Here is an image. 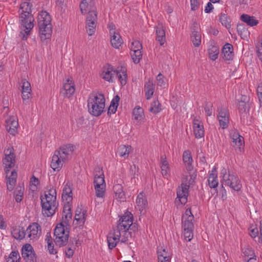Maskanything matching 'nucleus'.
<instances>
[{
	"label": "nucleus",
	"instance_id": "17",
	"mask_svg": "<svg viewBox=\"0 0 262 262\" xmlns=\"http://www.w3.org/2000/svg\"><path fill=\"white\" fill-rule=\"evenodd\" d=\"M80 8L83 14L88 13L91 11H96L95 0H82L80 4Z\"/></svg>",
	"mask_w": 262,
	"mask_h": 262
},
{
	"label": "nucleus",
	"instance_id": "15",
	"mask_svg": "<svg viewBox=\"0 0 262 262\" xmlns=\"http://www.w3.org/2000/svg\"><path fill=\"white\" fill-rule=\"evenodd\" d=\"M193 219L194 216L191 211L190 208L187 209L185 214L183 215L182 217V221L184 229H190L193 228L194 226L192 223V220Z\"/></svg>",
	"mask_w": 262,
	"mask_h": 262
},
{
	"label": "nucleus",
	"instance_id": "31",
	"mask_svg": "<svg viewBox=\"0 0 262 262\" xmlns=\"http://www.w3.org/2000/svg\"><path fill=\"white\" fill-rule=\"evenodd\" d=\"M131 148L129 145H121L118 148L117 154L120 157L126 159L131 151Z\"/></svg>",
	"mask_w": 262,
	"mask_h": 262
},
{
	"label": "nucleus",
	"instance_id": "43",
	"mask_svg": "<svg viewBox=\"0 0 262 262\" xmlns=\"http://www.w3.org/2000/svg\"><path fill=\"white\" fill-rule=\"evenodd\" d=\"M161 105L158 100H154L150 105L149 111L153 114H157L161 111Z\"/></svg>",
	"mask_w": 262,
	"mask_h": 262
},
{
	"label": "nucleus",
	"instance_id": "35",
	"mask_svg": "<svg viewBox=\"0 0 262 262\" xmlns=\"http://www.w3.org/2000/svg\"><path fill=\"white\" fill-rule=\"evenodd\" d=\"M244 260L247 262H252L253 260L255 261L256 256L255 255L253 250L251 249H247L243 252Z\"/></svg>",
	"mask_w": 262,
	"mask_h": 262
},
{
	"label": "nucleus",
	"instance_id": "7",
	"mask_svg": "<svg viewBox=\"0 0 262 262\" xmlns=\"http://www.w3.org/2000/svg\"><path fill=\"white\" fill-rule=\"evenodd\" d=\"M221 174H223V178L226 185L235 191H238L241 190L242 185L236 174L230 171L227 173L225 169L222 170Z\"/></svg>",
	"mask_w": 262,
	"mask_h": 262
},
{
	"label": "nucleus",
	"instance_id": "51",
	"mask_svg": "<svg viewBox=\"0 0 262 262\" xmlns=\"http://www.w3.org/2000/svg\"><path fill=\"white\" fill-rule=\"evenodd\" d=\"M75 250V247L74 246H71L70 245H68L67 247L65 249V254L68 258H71L74 253V251Z\"/></svg>",
	"mask_w": 262,
	"mask_h": 262
},
{
	"label": "nucleus",
	"instance_id": "21",
	"mask_svg": "<svg viewBox=\"0 0 262 262\" xmlns=\"http://www.w3.org/2000/svg\"><path fill=\"white\" fill-rule=\"evenodd\" d=\"M136 203V208L138 209L141 213L142 211L145 209L147 206V201L143 192H140L138 195Z\"/></svg>",
	"mask_w": 262,
	"mask_h": 262
},
{
	"label": "nucleus",
	"instance_id": "28",
	"mask_svg": "<svg viewBox=\"0 0 262 262\" xmlns=\"http://www.w3.org/2000/svg\"><path fill=\"white\" fill-rule=\"evenodd\" d=\"M161 173L163 176L165 178H167L169 175L170 168L165 155H162L161 156Z\"/></svg>",
	"mask_w": 262,
	"mask_h": 262
},
{
	"label": "nucleus",
	"instance_id": "45",
	"mask_svg": "<svg viewBox=\"0 0 262 262\" xmlns=\"http://www.w3.org/2000/svg\"><path fill=\"white\" fill-rule=\"evenodd\" d=\"M20 257L17 251H12L9 255L7 262H20Z\"/></svg>",
	"mask_w": 262,
	"mask_h": 262
},
{
	"label": "nucleus",
	"instance_id": "20",
	"mask_svg": "<svg viewBox=\"0 0 262 262\" xmlns=\"http://www.w3.org/2000/svg\"><path fill=\"white\" fill-rule=\"evenodd\" d=\"M66 161L64 160L61 159L58 155L54 154L52 158V161L51 163V167L54 171H59L63 166V163Z\"/></svg>",
	"mask_w": 262,
	"mask_h": 262
},
{
	"label": "nucleus",
	"instance_id": "24",
	"mask_svg": "<svg viewBox=\"0 0 262 262\" xmlns=\"http://www.w3.org/2000/svg\"><path fill=\"white\" fill-rule=\"evenodd\" d=\"M62 198L63 201H66V204H70V202L73 199L72 190L70 185L68 184L64 186L62 190Z\"/></svg>",
	"mask_w": 262,
	"mask_h": 262
},
{
	"label": "nucleus",
	"instance_id": "18",
	"mask_svg": "<svg viewBox=\"0 0 262 262\" xmlns=\"http://www.w3.org/2000/svg\"><path fill=\"white\" fill-rule=\"evenodd\" d=\"M155 29L156 33V40L161 46H163L166 42L165 31L162 24L158 23Z\"/></svg>",
	"mask_w": 262,
	"mask_h": 262
},
{
	"label": "nucleus",
	"instance_id": "4",
	"mask_svg": "<svg viewBox=\"0 0 262 262\" xmlns=\"http://www.w3.org/2000/svg\"><path fill=\"white\" fill-rule=\"evenodd\" d=\"M39 230L41 231L40 226L37 223H33L26 230L20 227L14 228L12 231V235L16 239L21 240L26 238L33 240L37 238Z\"/></svg>",
	"mask_w": 262,
	"mask_h": 262
},
{
	"label": "nucleus",
	"instance_id": "27",
	"mask_svg": "<svg viewBox=\"0 0 262 262\" xmlns=\"http://www.w3.org/2000/svg\"><path fill=\"white\" fill-rule=\"evenodd\" d=\"M72 213L71 211V205L70 204H65L63 210V221L61 223L67 224L72 219Z\"/></svg>",
	"mask_w": 262,
	"mask_h": 262
},
{
	"label": "nucleus",
	"instance_id": "61",
	"mask_svg": "<svg viewBox=\"0 0 262 262\" xmlns=\"http://www.w3.org/2000/svg\"><path fill=\"white\" fill-rule=\"evenodd\" d=\"M75 220L79 222L80 224H84L85 221V214H75Z\"/></svg>",
	"mask_w": 262,
	"mask_h": 262
},
{
	"label": "nucleus",
	"instance_id": "60",
	"mask_svg": "<svg viewBox=\"0 0 262 262\" xmlns=\"http://www.w3.org/2000/svg\"><path fill=\"white\" fill-rule=\"evenodd\" d=\"M163 78V75L161 73L159 74L157 76V85L158 86H163L165 85V81Z\"/></svg>",
	"mask_w": 262,
	"mask_h": 262
},
{
	"label": "nucleus",
	"instance_id": "2",
	"mask_svg": "<svg viewBox=\"0 0 262 262\" xmlns=\"http://www.w3.org/2000/svg\"><path fill=\"white\" fill-rule=\"evenodd\" d=\"M42 212L45 216H53L57 209L58 203L56 202V190L54 188H50L45 194L44 198H41Z\"/></svg>",
	"mask_w": 262,
	"mask_h": 262
},
{
	"label": "nucleus",
	"instance_id": "46",
	"mask_svg": "<svg viewBox=\"0 0 262 262\" xmlns=\"http://www.w3.org/2000/svg\"><path fill=\"white\" fill-rule=\"evenodd\" d=\"M119 231L121 234V242L126 243L128 241V238L132 237V232L129 231V229H123L122 231Z\"/></svg>",
	"mask_w": 262,
	"mask_h": 262
},
{
	"label": "nucleus",
	"instance_id": "3",
	"mask_svg": "<svg viewBox=\"0 0 262 262\" xmlns=\"http://www.w3.org/2000/svg\"><path fill=\"white\" fill-rule=\"evenodd\" d=\"M87 102L88 111L91 115L98 117L104 111L105 99L103 94L92 93Z\"/></svg>",
	"mask_w": 262,
	"mask_h": 262
},
{
	"label": "nucleus",
	"instance_id": "57",
	"mask_svg": "<svg viewBox=\"0 0 262 262\" xmlns=\"http://www.w3.org/2000/svg\"><path fill=\"white\" fill-rule=\"evenodd\" d=\"M21 88V91H31L30 83L26 79L22 80Z\"/></svg>",
	"mask_w": 262,
	"mask_h": 262
},
{
	"label": "nucleus",
	"instance_id": "42",
	"mask_svg": "<svg viewBox=\"0 0 262 262\" xmlns=\"http://www.w3.org/2000/svg\"><path fill=\"white\" fill-rule=\"evenodd\" d=\"M132 224V222H128V221L125 220H119L116 229L118 231H122L123 229H129Z\"/></svg>",
	"mask_w": 262,
	"mask_h": 262
},
{
	"label": "nucleus",
	"instance_id": "16",
	"mask_svg": "<svg viewBox=\"0 0 262 262\" xmlns=\"http://www.w3.org/2000/svg\"><path fill=\"white\" fill-rule=\"evenodd\" d=\"M110 34L112 46L116 49H119V47H121L123 43L120 35L119 33L116 32L113 28L110 30Z\"/></svg>",
	"mask_w": 262,
	"mask_h": 262
},
{
	"label": "nucleus",
	"instance_id": "32",
	"mask_svg": "<svg viewBox=\"0 0 262 262\" xmlns=\"http://www.w3.org/2000/svg\"><path fill=\"white\" fill-rule=\"evenodd\" d=\"M241 19L251 27L255 26L258 23V21L255 18V17L246 14L241 16Z\"/></svg>",
	"mask_w": 262,
	"mask_h": 262
},
{
	"label": "nucleus",
	"instance_id": "29",
	"mask_svg": "<svg viewBox=\"0 0 262 262\" xmlns=\"http://www.w3.org/2000/svg\"><path fill=\"white\" fill-rule=\"evenodd\" d=\"M115 71L116 70H114L112 66H109L107 69L103 70V72L101 74V77L107 81L112 82L114 76L115 75L114 71Z\"/></svg>",
	"mask_w": 262,
	"mask_h": 262
},
{
	"label": "nucleus",
	"instance_id": "48",
	"mask_svg": "<svg viewBox=\"0 0 262 262\" xmlns=\"http://www.w3.org/2000/svg\"><path fill=\"white\" fill-rule=\"evenodd\" d=\"M96 185L101 186L102 187H105V183L104 180V176L103 174L100 176L96 175L94 178V186Z\"/></svg>",
	"mask_w": 262,
	"mask_h": 262
},
{
	"label": "nucleus",
	"instance_id": "5",
	"mask_svg": "<svg viewBox=\"0 0 262 262\" xmlns=\"http://www.w3.org/2000/svg\"><path fill=\"white\" fill-rule=\"evenodd\" d=\"M51 17L46 11H41L38 16V24L42 40L49 39L52 35Z\"/></svg>",
	"mask_w": 262,
	"mask_h": 262
},
{
	"label": "nucleus",
	"instance_id": "26",
	"mask_svg": "<svg viewBox=\"0 0 262 262\" xmlns=\"http://www.w3.org/2000/svg\"><path fill=\"white\" fill-rule=\"evenodd\" d=\"M183 162L185 165L186 168L188 171H192L193 169L192 165L193 160L191 155V153L189 150H186L183 152Z\"/></svg>",
	"mask_w": 262,
	"mask_h": 262
},
{
	"label": "nucleus",
	"instance_id": "11",
	"mask_svg": "<svg viewBox=\"0 0 262 262\" xmlns=\"http://www.w3.org/2000/svg\"><path fill=\"white\" fill-rule=\"evenodd\" d=\"M74 150V146L71 144H68L63 145L55 151L61 159L66 161L71 159Z\"/></svg>",
	"mask_w": 262,
	"mask_h": 262
},
{
	"label": "nucleus",
	"instance_id": "41",
	"mask_svg": "<svg viewBox=\"0 0 262 262\" xmlns=\"http://www.w3.org/2000/svg\"><path fill=\"white\" fill-rule=\"evenodd\" d=\"M24 188L21 186L17 187L14 192L15 200L16 202L21 201L24 196Z\"/></svg>",
	"mask_w": 262,
	"mask_h": 262
},
{
	"label": "nucleus",
	"instance_id": "10",
	"mask_svg": "<svg viewBox=\"0 0 262 262\" xmlns=\"http://www.w3.org/2000/svg\"><path fill=\"white\" fill-rule=\"evenodd\" d=\"M188 186L183 182L181 186L177 189V196L175 199V203L177 205H184L186 203L188 194Z\"/></svg>",
	"mask_w": 262,
	"mask_h": 262
},
{
	"label": "nucleus",
	"instance_id": "62",
	"mask_svg": "<svg viewBox=\"0 0 262 262\" xmlns=\"http://www.w3.org/2000/svg\"><path fill=\"white\" fill-rule=\"evenodd\" d=\"M257 55L259 59L262 61V40L261 42L258 43L257 45Z\"/></svg>",
	"mask_w": 262,
	"mask_h": 262
},
{
	"label": "nucleus",
	"instance_id": "19",
	"mask_svg": "<svg viewBox=\"0 0 262 262\" xmlns=\"http://www.w3.org/2000/svg\"><path fill=\"white\" fill-rule=\"evenodd\" d=\"M18 123L13 117H10L6 121V128L10 134L15 135L17 133Z\"/></svg>",
	"mask_w": 262,
	"mask_h": 262
},
{
	"label": "nucleus",
	"instance_id": "50",
	"mask_svg": "<svg viewBox=\"0 0 262 262\" xmlns=\"http://www.w3.org/2000/svg\"><path fill=\"white\" fill-rule=\"evenodd\" d=\"M96 195L97 198H102L105 194V187L96 185L94 186Z\"/></svg>",
	"mask_w": 262,
	"mask_h": 262
},
{
	"label": "nucleus",
	"instance_id": "23",
	"mask_svg": "<svg viewBox=\"0 0 262 262\" xmlns=\"http://www.w3.org/2000/svg\"><path fill=\"white\" fill-rule=\"evenodd\" d=\"M17 177V174L15 170H13L10 172V175L9 176L6 174L7 178V187L8 190L12 191L16 184V179Z\"/></svg>",
	"mask_w": 262,
	"mask_h": 262
},
{
	"label": "nucleus",
	"instance_id": "30",
	"mask_svg": "<svg viewBox=\"0 0 262 262\" xmlns=\"http://www.w3.org/2000/svg\"><path fill=\"white\" fill-rule=\"evenodd\" d=\"M114 73H115V75H116L118 79L122 85H124L126 84L127 82V74L126 70L124 68H122L120 71L116 70L114 71Z\"/></svg>",
	"mask_w": 262,
	"mask_h": 262
},
{
	"label": "nucleus",
	"instance_id": "63",
	"mask_svg": "<svg viewBox=\"0 0 262 262\" xmlns=\"http://www.w3.org/2000/svg\"><path fill=\"white\" fill-rule=\"evenodd\" d=\"M31 91H21L22 98L24 102L28 100L30 98L31 96Z\"/></svg>",
	"mask_w": 262,
	"mask_h": 262
},
{
	"label": "nucleus",
	"instance_id": "49",
	"mask_svg": "<svg viewBox=\"0 0 262 262\" xmlns=\"http://www.w3.org/2000/svg\"><path fill=\"white\" fill-rule=\"evenodd\" d=\"M196 174L193 173L192 174H189V176H187L186 177V181L184 184H186L188 186V189L191 186L193 185L195 183V180L196 178Z\"/></svg>",
	"mask_w": 262,
	"mask_h": 262
},
{
	"label": "nucleus",
	"instance_id": "54",
	"mask_svg": "<svg viewBox=\"0 0 262 262\" xmlns=\"http://www.w3.org/2000/svg\"><path fill=\"white\" fill-rule=\"evenodd\" d=\"M119 220H125L128 221V222H133V214L130 212L126 211L122 216H121Z\"/></svg>",
	"mask_w": 262,
	"mask_h": 262
},
{
	"label": "nucleus",
	"instance_id": "55",
	"mask_svg": "<svg viewBox=\"0 0 262 262\" xmlns=\"http://www.w3.org/2000/svg\"><path fill=\"white\" fill-rule=\"evenodd\" d=\"M218 120L220 125L222 126L223 128H226L228 127V124L229 123L228 117H219Z\"/></svg>",
	"mask_w": 262,
	"mask_h": 262
},
{
	"label": "nucleus",
	"instance_id": "22",
	"mask_svg": "<svg viewBox=\"0 0 262 262\" xmlns=\"http://www.w3.org/2000/svg\"><path fill=\"white\" fill-rule=\"evenodd\" d=\"M233 46L228 43L225 44L222 49L223 58L226 60H232L234 56Z\"/></svg>",
	"mask_w": 262,
	"mask_h": 262
},
{
	"label": "nucleus",
	"instance_id": "13",
	"mask_svg": "<svg viewBox=\"0 0 262 262\" xmlns=\"http://www.w3.org/2000/svg\"><path fill=\"white\" fill-rule=\"evenodd\" d=\"M21 255L26 262H35L36 261L35 253L30 244H26L23 247Z\"/></svg>",
	"mask_w": 262,
	"mask_h": 262
},
{
	"label": "nucleus",
	"instance_id": "44",
	"mask_svg": "<svg viewBox=\"0 0 262 262\" xmlns=\"http://www.w3.org/2000/svg\"><path fill=\"white\" fill-rule=\"evenodd\" d=\"M130 55L133 60L135 64L138 63L142 57V54L141 50H133L130 52Z\"/></svg>",
	"mask_w": 262,
	"mask_h": 262
},
{
	"label": "nucleus",
	"instance_id": "64",
	"mask_svg": "<svg viewBox=\"0 0 262 262\" xmlns=\"http://www.w3.org/2000/svg\"><path fill=\"white\" fill-rule=\"evenodd\" d=\"M205 111L208 116H211L212 115V104L209 103H206Z\"/></svg>",
	"mask_w": 262,
	"mask_h": 262
},
{
	"label": "nucleus",
	"instance_id": "56",
	"mask_svg": "<svg viewBox=\"0 0 262 262\" xmlns=\"http://www.w3.org/2000/svg\"><path fill=\"white\" fill-rule=\"evenodd\" d=\"M142 48L141 43L138 40H135L132 43L131 51L133 50H141Z\"/></svg>",
	"mask_w": 262,
	"mask_h": 262
},
{
	"label": "nucleus",
	"instance_id": "14",
	"mask_svg": "<svg viewBox=\"0 0 262 262\" xmlns=\"http://www.w3.org/2000/svg\"><path fill=\"white\" fill-rule=\"evenodd\" d=\"M120 232L116 229H114L113 232H110L107 236L108 248L111 250L114 248L120 241Z\"/></svg>",
	"mask_w": 262,
	"mask_h": 262
},
{
	"label": "nucleus",
	"instance_id": "52",
	"mask_svg": "<svg viewBox=\"0 0 262 262\" xmlns=\"http://www.w3.org/2000/svg\"><path fill=\"white\" fill-rule=\"evenodd\" d=\"M193 229H184V236L185 239L189 242L191 240L193 237Z\"/></svg>",
	"mask_w": 262,
	"mask_h": 262
},
{
	"label": "nucleus",
	"instance_id": "25",
	"mask_svg": "<svg viewBox=\"0 0 262 262\" xmlns=\"http://www.w3.org/2000/svg\"><path fill=\"white\" fill-rule=\"evenodd\" d=\"M113 190L115 194L116 199L120 202L125 201V193L123 190V187L121 184H116L113 187Z\"/></svg>",
	"mask_w": 262,
	"mask_h": 262
},
{
	"label": "nucleus",
	"instance_id": "40",
	"mask_svg": "<svg viewBox=\"0 0 262 262\" xmlns=\"http://www.w3.org/2000/svg\"><path fill=\"white\" fill-rule=\"evenodd\" d=\"M249 108L250 104L239 103L238 108L240 114H241V119L242 118H244L245 116H247L249 111Z\"/></svg>",
	"mask_w": 262,
	"mask_h": 262
},
{
	"label": "nucleus",
	"instance_id": "33",
	"mask_svg": "<svg viewBox=\"0 0 262 262\" xmlns=\"http://www.w3.org/2000/svg\"><path fill=\"white\" fill-rule=\"evenodd\" d=\"M145 96L147 99H150L152 96L155 91V85L152 81L149 80L145 84Z\"/></svg>",
	"mask_w": 262,
	"mask_h": 262
},
{
	"label": "nucleus",
	"instance_id": "8",
	"mask_svg": "<svg viewBox=\"0 0 262 262\" xmlns=\"http://www.w3.org/2000/svg\"><path fill=\"white\" fill-rule=\"evenodd\" d=\"M5 157L3 158V163L4 165V170L6 174L10 172V169L14 167L16 162V157L13 147H9L4 150Z\"/></svg>",
	"mask_w": 262,
	"mask_h": 262
},
{
	"label": "nucleus",
	"instance_id": "53",
	"mask_svg": "<svg viewBox=\"0 0 262 262\" xmlns=\"http://www.w3.org/2000/svg\"><path fill=\"white\" fill-rule=\"evenodd\" d=\"M244 142V138H239V139H238L237 140H232L231 145L235 148H238L240 149L241 147L242 146Z\"/></svg>",
	"mask_w": 262,
	"mask_h": 262
},
{
	"label": "nucleus",
	"instance_id": "9",
	"mask_svg": "<svg viewBox=\"0 0 262 262\" xmlns=\"http://www.w3.org/2000/svg\"><path fill=\"white\" fill-rule=\"evenodd\" d=\"M97 19L96 11H91L88 13L85 21V29L89 35L92 36L95 32Z\"/></svg>",
	"mask_w": 262,
	"mask_h": 262
},
{
	"label": "nucleus",
	"instance_id": "47",
	"mask_svg": "<svg viewBox=\"0 0 262 262\" xmlns=\"http://www.w3.org/2000/svg\"><path fill=\"white\" fill-rule=\"evenodd\" d=\"M208 185L210 188H216L218 185L217 177L213 174H210L208 179Z\"/></svg>",
	"mask_w": 262,
	"mask_h": 262
},
{
	"label": "nucleus",
	"instance_id": "1",
	"mask_svg": "<svg viewBox=\"0 0 262 262\" xmlns=\"http://www.w3.org/2000/svg\"><path fill=\"white\" fill-rule=\"evenodd\" d=\"M32 5L28 2L22 3L19 10V22L21 30L19 36L24 40L27 39L34 27V18L32 14Z\"/></svg>",
	"mask_w": 262,
	"mask_h": 262
},
{
	"label": "nucleus",
	"instance_id": "38",
	"mask_svg": "<svg viewBox=\"0 0 262 262\" xmlns=\"http://www.w3.org/2000/svg\"><path fill=\"white\" fill-rule=\"evenodd\" d=\"M219 54V48L216 46H211V47L208 49V54L209 58L214 61L217 57Z\"/></svg>",
	"mask_w": 262,
	"mask_h": 262
},
{
	"label": "nucleus",
	"instance_id": "34",
	"mask_svg": "<svg viewBox=\"0 0 262 262\" xmlns=\"http://www.w3.org/2000/svg\"><path fill=\"white\" fill-rule=\"evenodd\" d=\"M219 20L223 26H225L227 29H230L231 27V21L230 17L227 13H221Z\"/></svg>",
	"mask_w": 262,
	"mask_h": 262
},
{
	"label": "nucleus",
	"instance_id": "12",
	"mask_svg": "<svg viewBox=\"0 0 262 262\" xmlns=\"http://www.w3.org/2000/svg\"><path fill=\"white\" fill-rule=\"evenodd\" d=\"M75 91L74 82L71 78H68L63 83L60 90V94L64 98H70Z\"/></svg>",
	"mask_w": 262,
	"mask_h": 262
},
{
	"label": "nucleus",
	"instance_id": "59",
	"mask_svg": "<svg viewBox=\"0 0 262 262\" xmlns=\"http://www.w3.org/2000/svg\"><path fill=\"white\" fill-rule=\"evenodd\" d=\"M138 171L139 168L136 166V165L133 164V165L130 166L129 173L130 175L133 176L134 178H135L136 175H138Z\"/></svg>",
	"mask_w": 262,
	"mask_h": 262
},
{
	"label": "nucleus",
	"instance_id": "36",
	"mask_svg": "<svg viewBox=\"0 0 262 262\" xmlns=\"http://www.w3.org/2000/svg\"><path fill=\"white\" fill-rule=\"evenodd\" d=\"M157 253L159 262H169L170 257L165 249H158Z\"/></svg>",
	"mask_w": 262,
	"mask_h": 262
},
{
	"label": "nucleus",
	"instance_id": "58",
	"mask_svg": "<svg viewBox=\"0 0 262 262\" xmlns=\"http://www.w3.org/2000/svg\"><path fill=\"white\" fill-rule=\"evenodd\" d=\"M204 136V128L202 125L200 123L198 124V137L200 138H203ZM203 141H204V139L203 138Z\"/></svg>",
	"mask_w": 262,
	"mask_h": 262
},
{
	"label": "nucleus",
	"instance_id": "6",
	"mask_svg": "<svg viewBox=\"0 0 262 262\" xmlns=\"http://www.w3.org/2000/svg\"><path fill=\"white\" fill-rule=\"evenodd\" d=\"M54 242L57 246L62 247L66 245L68 241L69 231L66 230L62 223L58 224L54 229Z\"/></svg>",
	"mask_w": 262,
	"mask_h": 262
},
{
	"label": "nucleus",
	"instance_id": "37",
	"mask_svg": "<svg viewBox=\"0 0 262 262\" xmlns=\"http://www.w3.org/2000/svg\"><path fill=\"white\" fill-rule=\"evenodd\" d=\"M195 20L192 19L190 26L191 31L190 39L194 47H196V31Z\"/></svg>",
	"mask_w": 262,
	"mask_h": 262
},
{
	"label": "nucleus",
	"instance_id": "39",
	"mask_svg": "<svg viewBox=\"0 0 262 262\" xmlns=\"http://www.w3.org/2000/svg\"><path fill=\"white\" fill-rule=\"evenodd\" d=\"M133 114L134 119L139 122L143 119L144 115L143 110L139 106H136L133 110Z\"/></svg>",
	"mask_w": 262,
	"mask_h": 262
}]
</instances>
